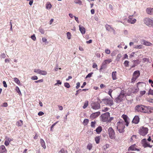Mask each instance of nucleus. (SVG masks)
Masks as SVG:
<instances>
[{
  "label": "nucleus",
  "mask_w": 153,
  "mask_h": 153,
  "mask_svg": "<svg viewBox=\"0 0 153 153\" xmlns=\"http://www.w3.org/2000/svg\"><path fill=\"white\" fill-rule=\"evenodd\" d=\"M140 83V82H139L137 84V86L136 87H134L132 89V92L134 93H136L137 92L139 91V88L138 86V85Z\"/></svg>",
  "instance_id": "412c9836"
},
{
  "label": "nucleus",
  "mask_w": 153,
  "mask_h": 153,
  "mask_svg": "<svg viewBox=\"0 0 153 153\" xmlns=\"http://www.w3.org/2000/svg\"><path fill=\"white\" fill-rule=\"evenodd\" d=\"M39 74L42 75H45L47 74V72L45 71H42L41 70Z\"/></svg>",
  "instance_id": "f704fd0d"
},
{
  "label": "nucleus",
  "mask_w": 153,
  "mask_h": 153,
  "mask_svg": "<svg viewBox=\"0 0 153 153\" xmlns=\"http://www.w3.org/2000/svg\"><path fill=\"white\" fill-rule=\"evenodd\" d=\"M67 38L68 39H71V34L70 32H68L67 33Z\"/></svg>",
  "instance_id": "a19ab883"
},
{
  "label": "nucleus",
  "mask_w": 153,
  "mask_h": 153,
  "mask_svg": "<svg viewBox=\"0 0 153 153\" xmlns=\"http://www.w3.org/2000/svg\"><path fill=\"white\" fill-rule=\"evenodd\" d=\"M133 15L129 16L128 17V22L131 24H134L136 22V20L135 19H133Z\"/></svg>",
  "instance_id": "9b49d317"
},
{
  "label": "nucleus",
  "mask_w": 153,
  "mask_h": 153,
  "mask_svg": "<svg viewBox=\"0 0 153 153\" xmlns=\"http://www.w3.org/2000/svg\"><path fill=\"white\" fill-rule=\"evenodd\" d=\"M89 120L88 119H85L84 120L83 123L85 126H86L88 123Z\"/></svg>",
  "instance_id": "72a5a7b5"
},
{
  "label": "nucleus",
  "mask_w": 153,
  "mask_h": 153,
  "mask_svg": "<svg viewBox=\"0 0 153 153\" xmlns=\"http://www.w3.org/2000/svg\"><path fill=\"white\" fill-rule=\"evenodd\" d=\"M92 146L91 144H88L87 146V149H88L89 150H90L92 148Z\"/></svg>",
  "instance_id": "3c124183"
},
{
  "label": "nucleus",
  "mask_w": 153,
  "mask_h": 153,
  "mask_svg": "<svg viewBox=\"0 0 153 153\" xmlns=\"http://www.w3.org/2000/svg\"><path fill=\"white\" fill-rule=\"evenodd\" d=\"M122 55L120 53L118 54L116 57V60L117 61H119L120 58L121 57Z\"/></svg>",
  "instance_id": "473e14b6"
},
{
  "label": "nucleus",
  "mask_w": 153,
  "mask_h": 153,
  "mask_svg": "<svg viewBox=\"0 0 153 153\" xmlns=\"http://www.w3.org/2000/svg\"><path fill=\"white\" fill-rule=\"evenodd\" d=\"M143 146L145 147L146 148L147 147H149L150 148H151L152 147V145H151L147 143H145L143 145Z\"/></svg>",
  "instance_id": "c756f323"
},
{
  "label": "nucleus",
  "mask_w": 153,
  "mask_h": 153,
  "mask_svg": "<svg viewBox=\"0 0 153 153\" xmlns=\"http://www.w3.org/2000/svg\"><path fill=\"white\" fill-rule=\"evenodd\" d=\"M109 109V108H108L107 107H104L102 109V111L105 112L108 111V110Z\"/></svg>",
  "instance_id": "864d4df0"
},
{
  "label": "nucleus",
  "mask_w": 153,
  "mask_h": 153,
  "mask_svg": "<svg viewBox=\"0 0 153 153\" xmlns=\"http://www.w3.org/2000/svg\"><path fill=\"white\" fill-rule=\"evenodd\" d=\"M64 86L67 88H69L70 87V84L68 82H65L64 83Z\"/></svg>",
  "instance_id": "37998d69"
},
{
  "label": "nucleus",
  "mask_w": 153,
  "mask_h": 153,
  "mask_svg": "<svg viewBox=\"0 0 153 153\" xmlns=\"http://www.w3.org/2000/svg\"><path fill=\"white\" fill-rule=\"evenodd\" d=\"M135 54L134 52H132L130 54V56H129L130 58H132L134 56V54Z\"/></svg>",
  "instance_id": "69168bd1"
},
{
  "label": "nucleus",
  "mask_w": 153,
  "mask_h": 153,
  "mask_svg": "<svg viewBox=\"0 0 153 153\" xmlns=\"http://www.w3.org/2000/svg\"><path fill=\"white\" fill-rule=\"evenodd\" d=\"M146 93V91H141L140 92V95L141 96H143V95L145 94Z\"/></svg>",
  "instance_id": "680f3d73"
},
{
  "label": "nucleus",
  "mask_w": 153,
  "mask_h": 153,
  "mask_svg": "<svg viewBox=\"0 0 153 153\" xmlns=\"http://www.w3.org/2000/svg\"><path fill=\"white\" fill-rule=\"evenodd\" d=\"M39 30L42 34H44L45 30L42 27H40L39 29Z\"/></svg>",
  "instance_id": "c9c22d12"
},
{
  "label": "nucleus",
  "mask_w": 153,
  "mask_h": 153,
  "mask_svg": "<svg viewBox=\"0 0 153 153\" xmlns=\"http://www.w3.org/2000/svg\"><path fill=\"white\" fill-rule=\"evenodd\" d=\"M44 114V113L43 112L41 111H39L38 114V115L39 116H42Z\"/></svg>",
  "instance_id": "0e129e2a"
},
{
  "label": "nucleus",
  "mask_w": 153,
  "mask_h": 153,
  "mask_svg": "<svg viewBox=\"0 0 153 153\" xmlns=\"http://www.w3.org/2000/svg\"><path fill=\"white\" fill-rule=\"evenodd\" d=\"M148 114L153 113V107L148 106Z\"/></svg>",
  "instance_id": "bb28decb"
},
{
  "label": "nucleus",
  "mask_w": 153,
  "mask_h": 153,
  "mask_svg": "<svg viewBox=\"0 0 153 153\" xmlns=\"http://www.w3.org/2000/svg\"><path fill=\"white\" fill-rule=\"evenodd\" d=\"M105 52L107 54H109L110 53V51L107 49L105 50Z\"/></svg>",
  "instance_id": "13d9d810"
},
{
  "label": "nucleus",
  "mask_w": 153,
  "mask_h": 153,
  "mask_svg": "<svg viewBox=\"0 0 153 153\" xmlns=\"http://www.w3.org/2000/svg\"><path fill=\"white\" fill-rule=\"evenodd\" d=\"M93 68H96L97 69V70L98 69L97 68V64L95 63H93Z\"/></svg>",
  "instance_id": "052dcab7"
},
{
  "label": "nucleus",
  "mask_w": 153,
  "mask_h": 153,
  "mask_svg": "<svg viewBox=\"0 0 153 153\" xmlns=\"http://www.w3.org/2000/svg\"><path fill=\"white\" fill-rule=\"evenodd\" d=\"M79 30H80L81 33L82 34H84L85 33V28L82 27L79 25Z\"/></svg>",
  "instance_id": "a211bd4d"
},
{
  "label": "nucleus",
  "mask_w": 153,
  "mask_h": 153,
  "mask_svg": "<svg viewBox=\"0 0 153 153\" xmlns=\"http://www.w3.org/2000/svg\"><path fill=\"white\" fill-rule=\"evenodd\" d=\"M117 128L120 133H122L124 131V129L125 128V125L126 124L124 121H122V122L119 121L117 123Z\"/></svg>",
  "instance_id": "f257e3e1"
},
{
  "label": "nucleus",
  "mask_w": 153,
  "mask_h": 153,
  "mask_svg": "<svg viewBox=\"0 0 153 153\" xmlns=\"http://www.w3.org/2000/svg\"><path fill=\"white\" fill-rule=\"evenodd\" d=\"M142 105H137L135 107L134 110L135 112H140L142 107Z\"/></svg>",
  "instance_id": "9d476101"
},
{
  "label": "nucleus",
  "mask_w": 153,
  "mask_h": 153,
  "mask_svg": "<svg viewBox=\"0 0 153 153\" xmlns=\"http://www.w3.org/2000/svg\"><path fill=\"white\" fill-rule=\"evenodd\" d=\"M88 101H86L84 103V105L83 106V108L84 109L85 108L88 106Z\"/></svg>",
  "instance_id": "79ce46f5"
},
{
  "label": "nucleus",
  "mask_w": 153,
  "mask_h": 153,
  "mask_svg": "<svg viewBox=\"0 0 153 153\" xmlns=\"http://www.w3.org/2000/svg\"><path fill=\"white\" fill-rule=\"evenodd\" d=\"M126 98V96L124 93H121L117 97L115 100L117 102L119 103L122 102Z\"/></svg>",
  "instance_id": "7ed1b4c3"
},
{
  "label": "nucleus",
  "mask_w": 153,
  "mask_h": 153,
  "mask_svg": "<svg viewBox=\"0 0 153 153\" xmlns=\"http://www.w3.org/2000/svg\"><path fill=\"white\" fill-rule=\"evenodd\" d=\"M142 60L144 62H151V60L150 61V60L149 59V58H143V59Z\"/></svg>",
  "instance_id": "7c9ffc66"
},
{
  "label": "nucleus",
  "mask_w": 153,
  "mask_h": 153,
  "mask_svg": "<svg viewBox=\"0 0 153 153\" xmlns=\"http://www.w3.org/2000/svg\"><path fill=\"white\" fill-rule=\"evenodd\" d=\"M105 27L106 30L108 31H113L114 32H115L114 29L110 25L106 24L105 25Z\"/></svg>",
  "instance_id": "dca6fc26"
},
{
  "label": "nucleus",
  "mask_w": 153,
  "mask_h": 153,
  "mask_svg": "<svg viewBox=\"0 0 153 153\" xmlns=\"http://www.w3.org/2000/svg\"><path fill=\"white\" fill-rule=\"evenodd\" d=\"M13 80L18 85H20V82L19 80L17 78L15 77L13 78Z\"/></svg>",
  "instance_id": "cd10ccee"
},
{
  "label": "nucleus",
  "mask_w": 153,
  "mask_h": 153,
  "mask_svg": "<svg viewBox=\"0 0 153 153\" xmlns=\"http://www.w3.org/2000/svg\"><path fill=\"white\" fill-rule=\"evenodd\" d=\"M101 117H102V120L103 122H107L108 120L109 117H110V113L108 112H107L102 114Z\"/></svg>",
  "instance_id": "423d86ee"
},
{
  "label": "nucleus",
  "mask_w": 153,
  "mask_h": 153,
  "mask_svg": "<svg viewBox=\"0 0 153 153\" xmlns=\"http://www.w3.org/2000/svg\"><path fill=\"white\" fill-rule=\"evenodd\" d=\"M40 143L42 146L43 147L44 149H45L46 148L45 143L43 140L42 139H40Z\"/></svg>",
  "instance_id": "5701e85b"
},
{
  "label": "nucleus",
  "mask_w": 153,
  "mask_h": 153,
  "mask_svg": "<svg viewBox=\"0 0 153 153\" xmlns=\"http://www.w3.org/2000/svg\"><path fill=\"white\" fill-rule=\"evenodd\" d=\"M100 114V112L93 113L90 116V118L93 120L99 116Z\"/></svg>",
  "instance_id": "1a4fd4ad"
},
{
  "label": "nucleus",
  "mask_w": 153,
  "mask_h": 153,
  "mask_svg": "<svg viewBox=\"0 0 153 153\" xmlns=\"http://www.w3.org/2000/svg\"><path fill=\"white\" fill-rule=\"evenodd\" d=\"M143 46L142 45H137L135 46L134 48L136 49H141L143 48Z\"/></svg>",
  "instance_id": "4c0bfd02"
},
{
  "label": "nucleus",
  "mask_w": 153,
  "mask_h": 153,
  "mask_svg": "<svg viewBox=\"0 0 153 153\" xmlns=\"http://www.w3.org/2000/svg\"><path fill=\"white\" fill-rule=\"evenodd\" d=\"M149 94H150L152 95H153V90L150 89L149 93Z\"/></svg>",
  "instance_id": "338daca9"
},
{
  "label": "nucleus",
  "mask_w": 153,
  "mask_h": 153,
  "mask_svg": "<svg viewBox=\"0 0 153 153\" xmlns=\"http://www.w3.org/2000/svg\"><path fill=\"white\" fill-rule=\"evenodd\" d=\"M148 129L147 127H141L139 130V133L140 135L143 136H145L148 133Z\"/></svg>",
  "instance_id": "f03ea898"
},
{
  "label": "nucleus",
  "mask_w": 153,
  "mask_h": 153,
  "mask_svg": "<svg viewBox=\"0 0 153 153\" xmlns=\"http://www.w3.org/2000/svg\"><path fill=\"white\" fill-rule=\"evenodd\" d=\"M100 137L99 136L95 138V140L96 143L98 144L100 142Z\"/></svg>",
  "instance_id": "2f4dec72"
},
{
  "label": "nucleus",
  "mask_w": 153,
  "mask_h": 153,
  "mask_svg": "<svg viewBox=\"0 0 153 153\" xmlns=\"http://www.w3.org/2000/svg\"><path fill=\"white\" fill-rule=\"evenodd\" d=\"M135 144H134L129 147L128 149V151H130V150L135 151L136 148L135 147Z\"/></svg>",
  "instance_id": "a878e982"
},
{
  "label": "nucleus",
  "mask_w": 153,
  "mask_h": 153,
  "mask_svg": "<svg viewBox=\"0 0 153 153\" xmlns=\"http://www.w3.org/2000/svg\"><path fill=\"white\" fill-rule=\"evenodd\" d=\"M31 38L34 41H35L36 39V37L34 34L33 35L31 36Z\"/></svg>",
  "instance_id": "bf43d9fd"
},
{
  "label": "nucleus",
  "mask_w": 153,
  "mask_h": 153,
  "mask_svg": "<svg viewBox=\"0 0 153 153\" xmlns=\"http://www.w3.org/2000/svg\"><path fill=\"white\" fill-rule=\"evenodd\" d=\"M108 132L109 138L111 139H114L115 133L112 127H110L108 130Z\"/></svg>",
  "instance_id": "39448f33"
},
{
  "label": "nucleus",
  "mask_w": 153,
  "mask_h": 153,
  "mask_svg": "<svg viewBox=\"0 0 153 153\" xmlns=\"http://www.w3.org/2000/svg\"><path fill=\"white\" fill-rule=\"evenodd\" d=\"M91 105L92 108L95 110L99 109L100 107V103L98 102L93 103L91 104Z\"/></svg>",
  "instance_id": "6e6552de"
},
{
  "label": "nucleus",
  "mask_w": 153,
  "mask_h": 153,
  "mask_svg": "<svg viewBox=\"0 0 153 153\" xmlns=\"http://www.w3.org/2000/svg\"><path fill=\"white\" fill-rule=\"evenodd\" d=\"M146 12L149 14H152L153 13V8H147L146 9Z\"/></svg>",
  "instance_id": "aec40b11"
},
{
  "label": "nucleus",
  "mask_w": 153,
  "mask_h": 153,
  "mask_svg": "<svg viewBox=\"0 0 153 153\" xmlns=\"http://www.w3.org/2000/svg\"><path fill=\"white\" fill-rule=\"evenodd\" d=\"M40 70L39 69H35L34 70V72L38 74H39Z\"/></svg>",
  "instance_id": "603ef678"
},
{
  "label": "nucleus",
  "mask_w": 153,
  "mask_h": 153,
  "mask_svg": "<svg viewBox=\"0 0 153 153\" xmlns=\"http://www.w3.org/2000/svg\"><path fill=\"white\" fill-rule=\"evenodd\" d=\"M105 65L106 64H105L104 62H103L102 63V65L101 66V68H100V70H101L102 69L105 68Z\"/></svg>",
  "instance_id": "8fccbe9b"
},
{
  "label": "nucleus",
  "mask_w": 153,
  "mask_h": 153,
  "mask_svg": "<svg viewBox=\"0 0 153 153\" xmlns=\"http://www.w3.org/2000/svg\"><path fill=\"white\" fill-rule=\"evenodd\" d=\"M137 79V78L133 76L131 79V82H134Z\"/></svg>",
  "instance_id": "6e6d98bb"
},
{
  "label": "nucleus",
  "mask_w": 153,
  "mask_h": 153,
  "mask_svg": "<svg viewBox=\"0 0 153 153\" xmlns=\"http://www.w3.org/2000/svg\"><path fill=\"white\" fill-rule=\"evenodd\" d=\"M58 153H65V150L63 149H62Z\"/></svg>",
  "instance_id": "774afa93"
},
{
  "label": "nucleus",
  "mask_w": 153,
  "mask_h": 153,
  "mask_svg": "<svg viewBox=\"0 0 153 153\" xmlns=\"http://www.w3.org/2000/svg\"><path fill=\"white\" fill-rule=\"evenodd\" d=\"M76 89H78L80 86V83L79 82H78L76 83Z\"/></svg>",
  "instance_id": "e2e57ef3"
},
{
  "label": "nucleus",
  "mask_w": 153,
  "mask_h": 153,
  "mask_svg": "<svg viewBox=\"0 0 153 153\" xmlns=\"http://www.w3.org/2000/svg\"><path fill=\"white\" fill-rule=\"evenodd\" d=\"M74 2L75 3L78 4L79 5H81L82 4V1L80 0H75Z\"/></svg>",
  "instance_id": "e433bc0d"
},
{
  "label": "nucleus",
  "mask_w": 153,
  "mask_h": 153,
  "mask_svg": "<svg viewBox=\"0 0 153 153\" xmlns=\"http://www.w3.org/2000/svg\"><path fill=\"white\" fill-rule=\"evenodd\" d=\"M129 62L127 60H126L125 61L124 64L125 66L126 67H128L129 66Z\"/></svg>",
  "instance_id": "ea45409f"
},
{
  "label": "nucleus",
  "mask_w": 153,
  "mask_h": 153,
  "mask_svg": "<svg viewBox=\"0 0 153 153\" xmlns=\"http://www.w3.org/2000/svg\"><path fill=\"white\" fill-rule=\"evenodd\" d=\"M102 130V127L100 126H98L95 130L97 133L99 134Z\"/></svg>",
  "instance_id": "4be33fe9"
},
{
  "label": "nucleus",
  "mask_w": 153,
  "mask_h": 153,
  "mask_svg": "<svg viewBox=\"0 0 153 153\" xmlns=\"http://www.w3.org/2000/svg\"><path fill=\"white\" fill-rule=\"evenodd\" d=\"M112 78L113 80H116L117 78V72L116 71L113 72L112 73Z\"/></svg>",
  "instance_id": "393cba45"
},
{
  "label": "nucleus",
  "mask_w": 153,
  "mask_h": 153,
  "mask_svg": "<svg viewBox=\"0 0 153 153\" xmlns=\"http://www.w3.org/2000/svg\"><path fill=\"white\" fill-rule=\"evenodd\" d=\"M144 23L147 26L150 27L153 24V19H150L149 18H146L143 20Z\"/></svg>",
  "instance_id": "20e7f679"
},
{
  "label": "nucleus",
  "mask_w": 153,
  "mask_h": 153,
  "mask_svg": "<svg viewBox=\"0 0 153 153\" xmlns=\"http://www.w3.org/2000/svg\"><path fill=\"white\" fill-rule=\"evenodd\" d=\"M96 122L95 121H92L91 122V127L94 128L95 127Z\"/></svg>",
  "instance_id": "c03bdc74"
},
{
  "label": "nucleus",
  "mask_w": 153,
  "mask_h": 153,
  "mask_svg": "<svg viewBox=\"0 0 153 153\" xmlns=\"http://www.w3.org/2000/svg\"><path fill=\"white\" fill-rule=\"evenodd\" d=\"M139 117L138 116H135L133 118L132 122L135 124H137L139 122Z\"/></svg>",
  "instance_id": "4468645a"
},
{
  "label": "nucleus",
  "mask_w": 153,
  "mask_h": 153,
  "mask_svg": "<svg viewBox=\"0 0 153 153\" xmlns=\"http://www.w3.org/2000/svg\"><path fill=\"white\" fill-rule=\"evenodd\" d=\"M142 43L144 45L148 46H151L152 45V44L150 42L145 40L143 41V43Z\"/></svg>",
  "instance_id": "6ab92c4d"
},
{
  "label": "nucleus",
  "mask_w": 153,
  "mask_h": 153,
  "mask_svg": "<svg viewBox=\"0 0 153 153\" xmlns=\"http://www.w3.org/2000/svg\"><path fill=\"white\" fill-rule=\"evenodd\" d=\"M16 91L19 94H21V91H20V90H19V88L18 87L16 86Z\"/></svg>",
  "instance_id": "09e8293b"
},
{
  "label": "nucleus",
  "mask_w": 153,
  "mask_h": 153,
  "mask_svg": "<svg viewBox=\"0 0 153 153\" xmlns=\"http://www.w3.org/2000/svg\"><path fill=\"white\" fill-rule=\"evenodd\" d=\"M148 106L143 105L142 108L140 112L144 113H148Z\"/></svg>",
  "instance_id": "ddd939ff"
},
{
  "label": "nucleus",
  "mask_w": 153,
  "mask_h": 153,
  "mask_svg": "<svg viewBox=\"0 0 153 153\" xmlns=\"http://www.w3.org/2000/svg\"><path fill=\"white\" fill-rule=\"evenodd\" d=\"M124 120V121L125 123H126V126H128V125L129 123L128 121V116L126 115L123 114L122 116Z\"/></svg>",
  "instance_id": "f8f14e48"
},
{
  "label": "nucleus",
  "mask_w": 153,
  "mask_h": 153,
  "mask_svg": "<svg viewBox=\"0 0 153 153\" xmlns=\"http://www.w3.org/2000/svg\"><path fill=\"white\" fill-rule=\"evenodd\" d=\"M112 61V60L111 59H107L105 60L104 62V63L105 64H106L108 63H109L111 62Z\"/></svg>",
  "instance_id": "c85d7f7f"
},
{
  "label": "nucleus",
  "mask_w": 153,
  "mask_h": 153,
  "mask_svg": "<svg viewBox=\"0 0 153 153\" xmlns=\"http://www.w3.org/2000/svg\"><path fill=\"white\" fill-rule=\"evenodd\" d=\"M23 121L21 120H20L17 121L16 123V125L19 127L23 125Z\"/></svg>",
  "instance_id": "b1692460"
},
{
  "label": "nucleus",
  "mask_w": 153,
  "mask_h": 153,
  "mask_svg": "<svg viewBox=\"0 0 153 153\" xmlns=\"http://www.w3.org/2000/svg\"><path fill=\"white\" fill-rule=\"evenodd\" d=\"M7 150L4 146L2 145L0 147V153H6Z\"/></svg>",
  "instance_id": "2eb2a0df"
},
{
  "label": "nucleus",
  "mask_w": 153,
  "mask_h": 153,
  "mask_svg": "<svg viewBox=\"0 0 153 153\" xmlns=\"http://www.w3.org/2000/svg\"><path fill=\"white\" fill-rule=\"evenodd\" d=\"M102 101L105 104L110 106L113 105L114 104L113 100L110 99H103L102 100Z\"/></svg>",
  "instance_id": "0eeeda50"
},
{
  "label": "nucleus",
  "mask_w": 153,
  "mask_h": 153,
  "mask_svg": "<svg viewBox=\"0 0 153 153\" xmlns=\"http://www.w3.org/2000/svg\"><path fill=\"white\" fill-rule=\"evenodd\" d=\"M117 53V51L116 50L113 51L111 53V56H115Z\"/></svg>",
  "instance_id": "58836bf2"
},
{
  "label": "nucleus",
  "mask_w": 153,
  "mask_h": 153,
  "mask_svg": "<svg viewBox=\"0 0 153 153\" xmlns=\"http://www.w3.org/2000/svg\"><path fill=\"white\" fill-rule=\"evenodd\" d=\"M140 73L139 71H136L133 73V76L137 78L140 76Z\"/></svg>",
  "instance_id": "f3484780"
},
{
  "label": "nucleus",
  "mask_w": 153,
  "mask_h": 153,
  "mask_svg": "<svg viewBox=\"0 0 153 153\" xmlns=\"http://www.w3.org/2000/svg\"><path fill=\"white\" fill-rule=\"evenodd\" d=\"M52 7V5L50 4H46V7L48 9H50Z\"/></svg>",
  "instance_id": "a18cd8bd"
},
{
  "label": "nucleus",
  "mask_w": 153,
  "mask_h": 153,
  "mask_svg": "<svg viewBox=\"0 0 153 153\" xmlns=\"http://www.w3.org/2000/svg\"><path fill=\"white\" fill-rule=\"evenodd\" d=\"M93 74V72H91L89 74H88L86 76V77L85 78H90L91 77V76H92V74Z\"/></svg>",
  "instance_id": "de8ad7c7"
},
{
  "label": "nucleus",
  "mask_w": 153,
  "mask_h": 153,
  "mask_svg": "<svg viewBox=\"0 0 153 153\" xmlns=\"http://www.w3.org/2000/svg\"><path fill=\"white\" fill-rule=\"evenodd\" d=\"M113 91V90H112L111 89H109V91L108 92V94L111 97V93Z\"/></svg>",
  "instance_id": "5fc2aeb1"
},
{
  "label": "nucleus",
  "mask_w": 153,
  "mask_h": 153,
  "mask_svg": "<svg viewBox=\"0 0 153 153\" xmlns=\"http://www.w3.org/2000/svg\"><path fill=\"white\" fill-rule=\"evenodd\" d=\"M6 55L5 53H2L0 56L1 58H5L6 57Z\"/></svg>",
  "instance_id": "49530a36"
},
{
  "label": "nucleus",
  "mask_w": 153,
  "mask_h": 153,
  "mask_svg": "<svg viewBox=\"0 0 153 153\" xmlns=\"http://www.w3.org/2000/svg\"><path fill=\"white\" fill-rule=\"evenodd\" d=\"M38 79V77L36 76H34L31 77V79L32 80H37Z\"/></svg>",
  "instance_id": "4d7b16f0"
}]
</instances>
